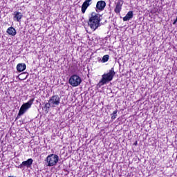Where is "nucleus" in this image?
<instances>
[{
  "label": "nucleus",
  "mask_w": 177,
  "mask_h": 177,
  "mask_svg": "<svg viewBox=\"0 0 177 177\" xmlns=\"http://www.w3.org/2000/svg\"><path fill=\"white\" fill-rule=\"evenodd\" d=\"M50 107H52V105L50 104V101H48V102L45 104L44 109L47 113H49V109H50Z\"/></svg>",
  "instance_id": "nucleus-15"
},
{
  "label": "nucleus",
  "mask_w": 177,
  "mask_h": 177,
  "mask_svg": "<svg viewBox=\"0 0 177 177\" xmlns=\"http://www.w3.org/2000/svg\"><path fill=\"white\" fill-rule=\"evenodd\" d=\"M32 162H34L32 158H29L27 160L23 162V165H24V167H27V168H30V167L32 165Z\"/></svg>",
  "instance_id": "nucleus-12"
},
{
  "label": "nucleus",
  "mask_w": 177,
  "mask_h": 177,
  "mask_svg": "<svg viewBox=\"0 0 177 177\" xmlns=\"http://www.w3.org/2000/svg\"><path fill=\"white\" fill-rule=\"evenodd\" d=\"M82 82V80H81V77L78 76V75H73L69 78V84L71 85V86H78L81 85Z\"/></svg>",
  "instance_id": "nucleus-5"
},
{
  "label": "nucleus",
  "mask_w": 177,
  "mask_h": 177,
  "mask_svg": "<svg viewBox=\"0 0 177 177\" xmlns=\"http://www.w3.org/2000/svg\"><path fill=\"white\" fill-rule=\"evenodd\" d=\"M91 5H92V0H85V1L82 5V12L83 14L85 13Z\"/></svg>",
  "instance_id": "nucleus-8"
},
{
  "label": "nucleus",
  "mask_w": 177,
  "mask_h": 177,
  "mask_svg": "<svg viewBox=\"0 0 177 177\" xmlns=\"http://www.w3.org/2000/svg\"><path fill=\"white\" fill-rule=\"evenodd\" d=\"M26 68V64H18L17 66V70L19 73H21V71H24Z\"/></svg>",
  "instance_id": "nucleus-14"
},
{
  "label": "nucleus",
  "mask_w": 177,
  "mask_h": 177,
  "mask_svg": "<svg viewBox=\"0 0 177 177\" xmlns=\"http://www.w3.org/2000/svg\"><path fill=\"white\" fill-rule=\"evenodd\" d=\"M19 168H24V165H23V162L21 165H19Z\"/></svg>",
  "instance_id": "nucleus-18"
},
{
  "label": "nucleus",
  "mask_w": 177,
  "mask_h": 177,
  "mask_svg": "<svg viewBox=\"0 0 177 177\" xmlns=\"http://www.w3.org/2000/svg\"><path fill=\"white\" fill-rule=\"evenodd\" d=\"M33 103L34 98H32L28 102L22 104L19 109L17 118H19V117L23 115V114H24L27 111V110H28V109H31V106H32Z\"/></svg>",
  "instance_id": "nucleus-4"
},
{
  "label": "nucleus",
  "mask_w": 177,
  "mask_h": 177,
  "mask_svg": "<svg viewBox=\"0 0 177 177\" xmlns=\"http://www.w3.org/2000/svg\"><path fill=\"white\" fill-rule=\"evenodd\" d=\"M48 102H50L51 107H56L60 104V97L57 95H53L50 97Z\"/></svg>",
  "instance_id": "nucleus-6"
},
{
  "label": "nucleus",
  "mask_w": 177,
  "mask_h": 177,
  "mask_svg": "<svg viewBox=\"0 0 177 177\" xmlns=\"http://www.w3.org/2000/svg\"><path fill=\"white\" fill-rule=\"evenodd\" d=\"M106 8V1L101 0L98 1L96 4L95 11L99 13V12H102Z\"/></svg>",
  "instance_id": "nucleus-7"
},
{
  "label": "nucleus",
  "mask_w": 177,
  "mask_h": 177,
  "mask_svg": "<svg viewBox=\"0 0 177 177\" xmlns=\"http://www.w3.org/2000/svg\"><path fill=\"white\" fill-rule=\"evenodd\" d=\"M46 167H55L59 162V156L56 154H50L45 159Z\"/></svg>",
  "instance_id": "nucleus-3"
},
{
  "label": "nucleus",
  "mask_w": 177,
  "mask_h": 177,
  "mask_svg": "<svg viewBox=\"0 0 177 177\" xmlns=\"http://www.w3.org/2000/svg\"><path fill=\"white\" fill-rule=\"evenodd\" d=\"M114 75H115V71H114V68H111L109 73H104L102 75V79L97 84V86L98 88H102L103 85L109 84V82L113 81Z\"/></svg>",
  "instance_id": "nucleus-2"
},
{
  "label": "nucleus",
  "mask_w": 177,
  "mask_h": 177,
  "mask_svg": "<svg viewBox=\"0 0 177 177\" xmlns=\"http://www.w3.org/2000/svg\"><path fill=\"white\" fill-rule=\"evenodd\" d=\"M102 15L96 12H92L89 17L88 24L90 28L95 31L100 27V21H102Z\"/></svg>",
  "instance_id": "nucleus-1"
},
{
  "label": "nucleus",
  "mask_w": 177,
  "mask_h": 177,
  "mask_svg": "<svg viewBox=\"0 0 177 177\" xmlns=\"http://www.w3.org/2000/svg\"><path fill=\"white\" fill-rule=\"evenodd\" d=\"M109 59H110V55H104L102 59V63H106V62H109Z\"/></svg>",
  "instance_id": "nucleus-16"
},
{
  "label": "nucleus",
  "mask_w": 177,
  "mask_h": 177,
  "mask_svg": "<svg viewBox=\"0 0 177 177\" xmlns=\"http://www.w3.org/2000/svg\"><path fill=\"white\" fill-rule=\"evenodd\" d=\"M23 17V14L20 12H14V19H16L17 21H20Z\"/></svg>",
  "instance_id": "nucleus-13"
},
{
  "label": "nucleus",
  "mask_w": 177,
  "mask_h": 177,
  "mask_svg": "<svg viewBox=\"0 0 177 177\" xmlns=\"http://www.w3.org/2000/svg\"><path fill=\"white\" fill-rule=\"evenodd\" d=\"M7 34H8V35H12V37H15V35H16V34H17V32H16V29H15V28L13 27H9L7 29Z\"/></svg>",
  "instance_id": "nucleus-9"
},
{
  "label": "nucleus",
  "mask_w": 177,
  "mask_h": 177,
  "mask_svg": "<svg viewBox=\"0 0 177 177\" xmlns=\"http://www.w3.org/2000/svg\"><path fill=\"white\" fill-rule=\"evenodd\" d=\"M132 17H133V12L129 11L126 16L123 17V21H129Z\"/></svg>",
  "instance_id": "nucleus-10"
},
{
  "label": "nucleus",
  "mask_w": 177,
  "mask_h": 177,
  "mask_svg": "<svg viewBox=\"0 0 177 177\" xmlns=\"http://www.w3.org/2000/svg\"><path fill=\"white\" fill-rule=\"evenodd\" d=\"M121 9H122V3L120 1H118L114 10L115 13H120L121 12Z\"/></svg>",
  "instance_id": "nucleus-11"
},
{
  "label": "nucleus",
  "mask_w": 177,
  "mask_h": 177,
  "mask_svg": "<svg viewBox=\"0 0 177 177\" xmlns=\"http://www.w3.org/2000/svg\"><path fill=\"white\" fill-rule=\"evenodd\" d=\"M117 113H118V111L115 110L111 114V120H115L117 118Z\"/></svg>",
  "instance_id": "nucleus-17"
}]
</instances>
